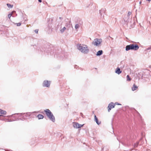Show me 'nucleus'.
<instances>
[{"instance_id":"1","label":"nucleus","mask_w":151,"mask_h":151,"mask_svg":"<svg viewBox=\"0 0 151 151\" xmlns=\"http://www.w3.org/2000/svg\"><path fill=\"white\" fill-rule=\"evenodd\" d=\"M77 46L78 49L82 53L85 54H87L88 52L89 49L86 45L78 44L77 45Z\"/></svg>"},{"instance_id":"2","label":"nucleus","mask_w":151,"mask_h":151,"mask_svg":"<svg viewBox=\"0 0 151 151\" xmlns=\"http://www.w3.org/2000/svg\"><path fill=\"white\" fill-rule=\"evenodd\" d=\"M139 46L137 44H131L126 46L125 50L127 51L130 50H137L139 49Z\"/></svg>"},{"instance_id":"3","label":"nucleus","mask_w":151,"mask_h":151,"mask_svg":"<svg viewBox=\"0 0 151 151\" xmlns=\"http://www.w3.org/2000/svg\"><path fill=\"white\" fill-rule=\"evenodd\" d=\"M47 116L49 119L53 122L55 121V119L52 113L49 109H46L44 110Z\"/></svg>"},{"instance_id":"4","label":"nucleus","mask_w":151,"mask_h":151,"mask_svg":"<svg viewBox=\"0 0 151 151\" xmlns=\"http://www.w3.org/2000/svg\"><path fill=\"white\" fill-rule=\"evenodd\" d=\"M102 42V40L101 39L96 38L94 40L92 43V45H94V46L99 47V46H100V45Z\"/></svg>"},{"instance_id":"5","label":"nucleus","mask_w":151,"mask_h":151,"mask_svg":"<svg viewBox=\"0 0 151 151\" xmlns=\"http://www.w3.org/2000/svg\"><path fill=\"white\" fill-rule=\"evenodd\" d=\"M51 82L47 80H45L44 81L43 83L42 86L43 87H50Z\"/></svg>"},{"instance_id":"6","label":"nucleus","mask_w":151,"mask_h":151,"mask_svg":"<svg viewBox=\"0 0 151 151\" xmlns=\"http://www.w3.org/2000/svg\"><path fill=\"white\" fill-rule=\"evenodd\" d=\"M124 24L127 25L129 22H131V18H130L129 17L127 16L124 19Z\"/></svg>"},{"instance_id":"7","label":"nucleus","mask_w":151,"mask_h":151,"mask_svg":"<svg viewBox=\"0 0 151 151\" xmlns=\"http://www.w3.org/2000/svg\"><path fill=\"white\" fill-rule=\"evenodd\" d=\"M83 125L80 124L77 122H74L73 123V127L74 128H79L82 127L83 126Z\"/></svg>"},{"instance_id":"8","label":"nucleus","mask_w":151,"mask_h":151,"mask_svg":"<svg viewBox=\"0 0 151 151\" xmlns=\"http://www.w3.org/2000/svg\"><path fill=\"white\" fill-rule=\"evenodd\" d=\"M115 106V104L113 102L110 103L108 106V111L109 112L112 108L114 107Z\"/></svg>"},{"instance_id":"9","label":"nucleus","mask_w":151,"mask_h":151,"mask_svg":"<svg viewBox=\"0 0 151 151\" xmlns=\"http://www.w3.org/2000/svg\"><path fill=\"white\" fill-rule=\"evenodd\" d=\"M82 23L83 22L81 21V22H80L78 24H76L75 27V29H77L79 28L80 26L82 24Z\"/></svg>"},{"instance_id":"10","label":"nucleus","mask_w":151,"mask_h":151,"mask_svg":"<svg viewBox=\"0 0 151 151\" xmlns=\"http://www.w3.org/2000/svg\"><path fill=\"white\" fill-rule=\"evenodd\" d=\"M6 113V111L0 109V116H3V115H5Z\"/></svg>"},{"instance_id":"11","label":"nucleus","mask_w":151,"mask_h":151,"mask_svg":"<svg viewBox=\"0 0 151 151\" xmlns=\"http://www.w3.org/2000/svg\"><path fill=\"white\" fill-rule=\"evenodd\" d=\"M115 72L118 74H119L122 73V71L120 70V68L118 67L116 69Z\"/></svg>"},{"instance_id":"12","label":"nucleus","mask_w":151,"mask_h":151,"mask_svg":"<svg viewBox=\"0 0 151 151\" xmlns=\"http://www.w3.org/2000/svg\"><path fill=\"white\" fill-rule=\"evenodd\" d=\"M94 120L98 125L100 124L101 123V122H99L98 119L96 115L94 116Z\"/></svg>"},{"instance_id":"13","label":"nucleus","mask_w":151,"mask_h":151,"mask_svg":"<svg viewBox=\"0 0 151 151\" xmlns=\"http://www.w3.org/2000/svg\"><path fill=\"white\" fill-rule=\"evenodd\" d=\"M145 74L143 72H140L138 74V77H141L142 78H145V77H144V75Z\"/></svg>"},{"instance_id":"14","label":"nucleus","mask_w":151,"mask_h":151,"mask_svg":"<svg viewBox=\"0 0 151 151\" xmlns=\"http://www.w3.org/2000/svg\"><path fill=\"white\" fill-rule=\"evenodd\" d=\"M14 13H15V11H13L11 13L9 14L8 15V18L10 20V18L12 16L13 17H14L13 15H12Z\"/></svg>"},{"instance_id":"15","label":"nucleus","mask_w":151,"mask_h":151,"mask_svg":"<svg viewBox=\"0 0 151 151\" xmlns=\"http://www.w3.org/2000/svg\"><path fill=\"white\" fill-rule=\"evenodd\" d=\"M103 52L102 50H100L97 52L96 55L97 56H100L103 54Z\"/></svg>"},{"instance_id":"16","label":"nucleus","mask_w":151,"mask_h":151,"mask_svg":"<svg viewBox=\"0 0 151 151\" xmlns=\"http://www.w3.org/2000/svg\"><path fill=\"white\" fill-rule=\"evenodd\" d=\"M39 119H43L44 117V116L42 114H39L37 116Z\"/></svg>"},{"instance_id":"17","label":"nucleus","mask_w":151,"mask_h":151,"mask_svg":"<svg viewBox=\"0 0 151 151\" xmlns=\"http://www.w3.org/2000/svg\"><path fill=\"white\" fill-rule=\"evenodd\" d=\"M137 88V86L134 84L133 85V87L132 88V91H134L136 90Z\"/></svg>"},{"instance_id":"18","label":"nucleus","mask_w":151,"mask_h":151,"mask_svg":"<svg viewBox=\"0 0 151 151\" xmlns=\"http://www.w3.org/2000/svg\"><path fill=\"white\" fill-rule=\"evenodd\" d=\"M66 29V27H64L62 29L60 30V32L62 33H63Z\"/></svg>"},{"instance_id":"19","label":"nucleus","mask_w":151,"mask_h":151,"mask_svg":"<svg viewBox=\"0 0 151 151\" xmlns=\"http://www.w3.org/2000/svg\"><path fill=\"white\" fill-rule=\"evenodd\" d=\"M139 144V142H137L136 143H134L133 145L134 147L135 148L137 147Z\"/></svg>"},{"instance_id":"20","label":"nucleus","mask_w":151,"mask_h":151,"mask_svg":"<svg viewBox=\"0 0 151 151\" xmlns=\"http://www.w3.org/2000/svg\"><path fill=\"white\" fill-rule=\"evenodd\" d=\"M6 5L8 7H9L10 8H12L13 7V5H12L9 4H6Z\"/></svg>"},{"instance_id":"21","label":"nucleus","mask_w":151,"mask_h":151,"mask_svg":"<svg viewBox=\"0 0 151 151\" xmlns=\"http://www.w3.org/2000/svg\"><path fill=\"white\" fill-rule=\"evenodd\" d=\"M142 138H141L140 139L139 141L138 142H139V145H142L143 144V142L142 141Z\"/></svg>"},{"instance_id":"22","label":"nucleus","mask_w":151,"mask_h":151,"mask_svg":"<svg viewBox=\"0 0 151 151\" xmlns=\"http://www.w3.org/2000/svg\"><path fill=\"white\" fill-rule=\"evenodd\" d=\"M127 80L130 81L131 80V78H130L129 76L127 75Z\"/></svg>"},{"instance_id":"23","label":"nucleus","mask_w":151,"mask_h":151,"mask_svg":"<svg viewBox=\"0 0 151 151\" xmlns=\"http://www.w3.org/2000/svg\"><path fill=\"white\" fill-rule=\"evenodd\" d=\"M106 9L105 8L102 9L100 10V12H102L103 13H105L106 11Z\"/></svg>"},{"instance_id":"24","label":"nucleus","mask_w":151,"mask_h":151,"mask_svg":"<svg viewBox=\"0 0 151 151\" xmlns=\"http://www.w3.org/2000/svg\"><path fill=\"white\" fill-rule=\"evenodd\" d=\"M151 50V46H150V47H148L145 50L147 51V50Z\"/></svg>"},{"instance_id":"25","label":"nucleus","mask_w":151,"mask_h":151,"mask_svg":"<svg viewBox=\"0 0 151 151\" xmlns=\"http://www.w3.org/2000/svg\"><path fill=\"white\" fill-rule=\"evenodd\" d=\"M132 14V13L131 12H128V14H127V16H129H129L130 15H131V14Z\"/></svg>"},{"instance_id":"26","label":"nucleus","mask_w":151,"mask_h":151,"mask_svg":"<svg viewBox=\"0 0 151 151\" xmlns=\"http://www.w3.org/2000/svg\"><path fill=\"white\" fill-rule=\"evenodd\" d=\"M15 24H16L17 26H19L21 25V23H15Z\"/></svg>"},{"instance_id":"27","label":"nucleus","mask_w":151,"mask_h":151,"mask_svg":"<svg viewBox=\"0 0 151 151\" xmlns=\"http://www.w3.org/2000/svg\"><path fill=\"white\" fill-rule=\"evenodd\" d=\"M38 29H36L35 30V32L37 34L38 33Z\"/></svg>"},{"instance_id":"28","label":"nucleus","mask_w":151,"mask_h":151,"mask_svg":"<svg viewBox=\"0 0 151 151\" xmlns=\"http://www.w3.org/2000/svg\"><path fill=\"white\" fill-rule=\"evenodd\" d=\"M71 23V21H70L69 22V23H67L66 24V26H68V25H70V24Z\"/></svg>"},{"instance_id":"29","label":"nucleus","mask_w":151,"mask_h":151,"mask_svg":"<svg viewBox=\"0 0 151 151\" xmlns=\"http://www.w3.org/2000/svg\"><path fill=\"white\" fill-rule=\"evenodd\" d=\"M17 114V115H19V116H21V115H22V114H19V113H17V114Z\"/></svg>"},{"instance_id":"30","label":"nucleus","mask_w":151,"mask_h":151,"mask_svg":"<svg viewBox=\"0 0 151 151\" xmlns=\"http://www.w3.org/2000/svg\"><path fill=\"white\" fill-rule=\"evenodd\" d=\"M115 104H116L117 105H121V104L118 103V102H116L115 103Z\"/></svg>"},{"instance_id":"31","label":"nucleus","mask_w":151,"mask_h":151,"mask_svg":"<svg viewBox=\"0 0 151 151\" xmlns=\"http://www.w3.org/2000/svg\"><path fill=\"white\" fill-rule=\"evenodd\" d=\"M80 114H81V116H82L83 117H83V116H83V114L82 113H80Z\"/></svg>"},{"instance_id":"32","label":"nucleus","mask_w":151,"mask_h":151,"mask_svg":"<svg viewBox=\"0 0 151 151\" xmlns=\"http://www.w3.org/2000/svg\"><path fill=\"white\" fill-rule=\"evenodd\" d=\"M99 12H100V13L101 14V15H102V13H103L102 12H100V10L99 11Z\"/></svg>"},{"instance_id":"33","label":"nucleus","mask_w":151,"mask_h":151,"mask_svg":"<svg viewBox=\"0 0 151 151\" xmlns=\"http://www.w3.org/2000/svg\"><path fill=\"white\" fill-rule=\"evenodd\" d=\"M38 1L40 2H42V0H38Z\"/></svg>"},{"instance_id":"34","label":"nucleus","mask_w":151,"mask_h":151,"mask_svg":"<svg viewBox=\"0 0 151 151\" xmlns=\"http://www.w3.org/2000/svg\"><path fill=\"white\" fill-rule=\"evenodd\" d=\"M59 19H63V18L62 17H59Z\"/></svg>"},{"instance_id":"35","label":"nucleus","mask_w":151,"mask_h":151,"mask_svg":"<svg viewBox=\"0 0 151 151\" xmlns=\"http://www.w3.org/2000/svg\"><path fill=\"white\" fill-rule=\"evenodd\" d=\"M77 65H75V68H76V67H77Z\"/></svg>"},{"instance_id":"36","label":"nucleus","mask_w":151,"mask_h":151,"mask_svg":"<svg viewBox=\"0 0 151 151\" xmlns=\"http://www.w3.org/2000/svg\"><path fill=\"white\" fill-rule=\"evenodd\" d=\"M147 1H151V0H146Z\"/></svg>"},{"instance_id":"37","label":"nucleus","mask_w":151,"mask_h":151,"mask_svg":"<svg viewBox=\"0 0 151 151\" xmlns=\"http://www.w3.org/2000/svg\"><path fill=\"white\" fill-rule=\"evenodd\" d=\"M141 2L140 1V2H139V4H141Z\"/></svg>"},{"instance_id":"38","label":"nucleus","mask_w":151,"mask_h":151,"mask_svg":"<svg viewBox=\"0 0 151 151\" xmlns=\"http://www.w3.org/2000/svg\"><path fill=\"white\" fill-rule=\"evenodd\" d=\"M137 113H138L139 114V115H140V114L138 112H137Z\"/></svg>"},{"instance_id":"39","label":"nucleus","mask_w":151,"mask_h":151,"mask_svg":"<svg viewBox=\"0 0 151 151\" xmlns=\"http://www.w3.org/2000/svg\"><path fill=\"white\" fill-rule=\"evenodd\" d=\"M13 116V115H12L11 116Z\"/></svg>"},{"instance_id":"40","label":"nucleus","mask_w":151,"mask_h":151,"mask_svg":"<svg viewBox=\"0 0 151 151\" xmlns=\"http://www.w3.org/2000/svg\"><path fill=\"white\" fill-rule=\"evenodd\" d=\"M111 39H112V40H113V38H111Z\"/></svg>"}]
</instances>
